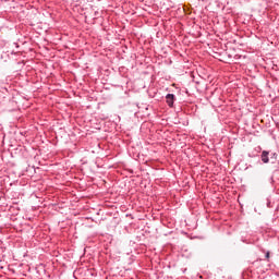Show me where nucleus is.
<instances>
[{
    "label": "nucleus",
    "mask_w": 279,
    "mask_h": 279,
    "mask_svg": "<svg viewBox=\"0 0 279 279\" xmlns=\"http://www.w3.org/2000/svg\"><path fill=\"white\" fill-rule=\"evenodd\" d=\"M266 258H269V252L266 253Z\"/></svg>",
    "instance_id": "nucleus-3"
},
{
    "label": "nucleus",
    "mask_w": 279,
    "mask_h": 279,
    "mask_svg": "<svg viewBox=\"0 0 279 279\" xmlns=\"http://www.w3.org/2000/svg\"><path fill=\"white\" fill-rule=\"evenodd\" d=\"M166 101L170 108H173V101H175V96L173 94H168L166 96Z\"/></svg>",
    "instance_id": "nucleus-1"
},
{
    "label": "nucleus",
    "mask_w": 279,
    "mask_h": 279,
    "mask_svg": "<svg viewBox=\"0 0 279 279\" xmlns=\"http://www.w3.org/2000/svg\"><path fill=\"white\" fill-rule=\"evenodd\" d=\"M262 162H264L265 165H267V162H269V151L264 150L262 153Z\"/></svg>",
    "instance_id": "nucleus-2"
}]
</instances>
